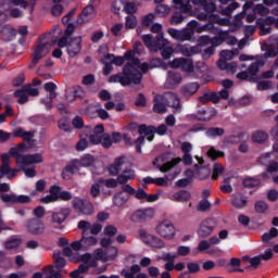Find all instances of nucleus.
Segmentation results:
<instances>
[{"label": "nucleus", "mask_w": 278, "mask_h": 278, "mask_svg": "<svg viewBox=\"0 0 278 278\" xmlns=\"http://www.w3.org/2000/svg\"><path fill=\"white\" fill-rule=\"evenodd\" d=\"M140 59L134 58L130 59L123 67L121 73L111 75L109 77V84H121L123 88H127V86H140L142 84V72L140 68Z\"/></svg>", "instance_id": "f257e3e1"}, {"label": "nucleus", "mask_w": 278, "mask_h": 278, "mask_svg": "<svg viewBox=\"0 0 278 278\" xmlns=\"http://www.w3.org/2000/svg\"><path fill=\"white\" fill-rule=\"evenodd\" d=\"M141 40L152 53L161 51L163 60H170V56L175 53V49L168 46V40L164 38V35H142Z\"/></svg>", "instance_id": "f03ea898"}, {"label": "nucleus", "mask_w": 278, "mask_h": 278, "mask_svg": "<svg viewBox=\"0 0 278 278\" xmlns=\"http://www.w3.org/2000/svg\"><path fill=\"white\" fill-rule=\"evenodd\" d=\"M165 162L163 165L159 164V162ZM184 162L185 166H190L192 165V155L190 153L184 154L182 159L181 157H175L172 159L170 161L166 162V154H162L159 157H155L153 161V166H156V168L160 170V173H170L177 164H181Z\"/></svg>", "instance_id": "7ed1b4c3"}, {"label": "nucleus", "mask_w": 278, "mask_h": 278, "mask_svg": "<svg viewBox=\"0 0 278 278\" xmlns=\"http://www.w3.org/2000/svg\"><path fill=\"white\" fill-rule=\"evenodd\" d=\"M58 244L62 251L55 250L52 257L56 268L60 270L66 266V260L71 257V243L68 242V239L60 238Z\"/></svg>", "instance_id": "20e7f679"}, {"label": "nucleus", "mask_w": 278, "mask_h": 278, "mask_svg": "<svg viewBox=\"0 0 278 278\" xmlns=\"http://www.w3.org/2000/svg\"><path fill=\"white\" fill-rule=\"evenodd\" d=\"M174 8L179 10L172 16V25H179V23H184L186 16L184 14H188L192 12V5H190V0H173Z\"/></svg>", "instance_id": "39448f33"}, {"label": "nucleus", "mask_w": 278, "mask_h": 278, "mask_svg": "<svg viewBox=\"0 0 278 278\" xmlns=\"http://www.w3.org/2000/svg\"><path fill=\"white\" fill-rule=\"evenodd\" d=\"M156 233H159V236L165 240H173V238L177 236L175 225H173V223L168 219L161 222L156 226Z\"/></svg>", "instance_id": "423d86ee"}, {"label": "nucleus", "mask_w": 278, "mask_h": 278, "mask_svg": "<svg viewBox=\"0 0 278 278\" xmlns=\"http://www.w3.org/2000/svg\"><path fill=\"white\" fill-rule=\"evenodd\" d=\"M72 203L74 210L83 216H92V214H94V204L90 202V200L78 199L74 200Z\"/></svg>", "instance_id": "0eeeda50"}, {"label": "nucleus", "mask_w": 278, "mask_h": 278, "mask_svg": "<svg viewBox=\"0 0 278 278\" xmlns=\"http://www.w3.org/2000/svg\"><path fill=\"white\" fill-rule=\"evenodd\" d=\"M16 173H18V169L10 167V154H1L0 179H3V177L13 179V177H16Z\"/></svg>", "instance_id": "6e6552de"}, {"label": "nucleus", "mask_w": 278, "mask_h": 278, "mask_svg": "<svg viewBox=\"0 0 278 278\" xmlns=\"http://www.w3.org/2000/svg\"><path fill=\"white\" fill-rule=\"evenodd\" d=\"M217 223L214 218H206L204 219L198 229V237L202 238H210L214 233V229H216Z\"/></svg>", "instance_id": "1a4fd4ad"}, {"label": "nucleus", "mask_w": 278, "mask_h": 278, "mask_svg": "<svg viewBox=\"0 0 278 278\" xmlns=\"http://www.w3.org/2000/svg\"><path fill=\"white\" fill-rule=\"evenodd\" d=\"M78 229L83 230L81 242L85 245V249L87 247H94V244H97L98 240L96 237H92V236L88 237V232L90 231V222H87V220L78 222Z\"/></svg>", "instance_id": "9d476101"}, {"label": "nucleus", "mask_w": 278, "mask_h": 278, "mask_svg": "<svg viewBox=\"0 0 278 278\" xmlns=\"http://www.w3.org/2000/svg\"><path fill=\"white\" fill-rule=\"evenodd\" d=\"M97 159L92 154H85L79 160H74L71 163V173L75 170V166H81L83 168H90L94 166Z\"/></svg>", "instance_id": "9b49d317"}, {"label": "nucleus", "mask_w": 278, "mask_h": 278, "mask_svg": "<svg viewBox=\"0 0 278 278\" xmlns=\"http://www.w3.org/2000/svg\"><path fill=\"white\" fill-rule=\"evenodd\" d=\"M170 66L172 68H181L184 73H194V62L190 59H174Z\"/></svg>", "instance_id": "f8f14e48"}, {"label": "nucleus", "mask_w": 278, "mask_h": 278, "mask_svg": "<svg viewBox=\"0 0 278 278\" xmlns=\"http://www.w3.org/2000/svg\"><path fill=\"white\" fill-rule=\"evenodd\" d=\"M42 154H28V155H17L16 163L21 166H31V164H42Z\"/></svg>", "instance_id": "ddd939ff"}, {"label": "nucleus", "mask_w": 278, "mask_h": 278, "mask_svg": "<svg viewBox=\"0 0 278 278\" xmlns=\"http://www.w3.org/2000/svg\"><path fill=\"white\" fill-rule=\"evenodd\" d=\"M153 208L137 210L131 214L130 220L132 223H147V220H151V218H153Z\"/></svg>", "instance_id": "4468645a"}, {"label": "nucleus", "mask_w": 278, "mask_h": 278, "mask_svg": "<svg viewBox=\"0 0 278 278\" xmlns=\"http://www.w3.org/2000/svg\"><path fill=\"white\" fill-rule=\"evenodd\" d=\"M26 229L30 236H42L45 233V223L42 220L33 218L27 222Z\"/></svg>", "instance_id": "2eb2a0df"}, {"label": "nucleus", "mask_w": 278, "mask_h": 278, "mask_svg": "<svg viewBox=\"0 0 278 278\" xmlns=\"http://www.w3.org/2000/svg\"><path fill=\"white\" fill-rule=\"evenodd\" d=\"M122 190L123 192H126V194L135 197V199H138V201H143L147 197V191H144V189L139 188L136 190L134 187H131V185H123Z\"/></svg>", "instance_id": "dca6fc26"}, {"label": "nucleus", "mask_w": 278, "mask_h": 278, "mask_svg": "<svg viewBox=\"0 0 278 278\" xmlns=\"http://www.w3.org/2000/svg\"><path fill=\"white\" fill-rule=\"evenodd\" d=\"M159 260L166 262L164 265L165 270H175V260H177V253L164 252Z\"/></svg>", "instance_id": "f3484780"}, {"label": "nucleus", "mask_w": 278, "mask_h": 278, "mask_svg": "<svg viewBox=\"0 0 278 278\" xmlns=\"http://www.w3.org/2000/svg\"><path fill=\"white\" fill-rule=\"evenodd\" d=\"M51 51V45L49 43H41L39 45L33 55V62L34 64H38V60H41V58H45V55H48V53Z\"/></svg>", "instance_id": "a211bd4d"}, {"label": "nucleus", "mask_w": 278, "mask_h": 278, "mask_svg": "<svg viewBox=\"0 0 278 278\" xmlns=\"http://www.w3.org/2000/svg\"><path fill=\"white\" fill-rule=\"evenodd\" d=\"M139 136H146L149 142H153L155 139V126H147L146 124H141L138 126Z\"/></svg>", "instance_id": "6ab92c4d"}, {"label": "nucleus", "mask_w": 278, "mask_h": 278, "mask_svg": "<svg viewBox=\"0 0 278 278\" xmlns=\"http://www.w3.org/2000/svg\"><path fill=\"white\" fill-rule=\"evenodd\" d=\"M3 203H29L30 199L27 195L2 194Z\"/></svg>", "instance_id": "aec40b11"}, {"label": "nucleus", "mask_w": 278, "mask_h": 278, "mask_svg": "<svg viewBox=\"0 0 278 278\" xmlns=\"http://www.w3.org/2000/svg\"><path fill=\"white\" fill-rule=\"evenodd\" d=\"M214 116H216V109H202L197 113L198 121H203L204 123L212 121Z\"/></svg>", "instance_id": "412c9836"}, {"label": "nucleus", "mask_w": 278, "mask_h": 278, "mask_svg": "<svg viewBox=\"0 0 278 278\" xmlns=\"http://www.w3.org/2000/svg\"><path fill=\"white\" fill-rule=\"evenodd\" d=\"M129 193L126 191H119L113 195V203L116 205V207H123L129 201Z\"/></svg>", "instance_id": "4be33fe9"}, {"label": "nucleus", "mask_w": 278, "mask_h": 278, "mask_svg": "<svg viewBox=\"0 0 278 278\" xmlns=\"http://www.w3.org/2000/svg\"><path fill=\"white\" fill-rule=\"evenodd\" d=\"M14 36H16V30L10 26H3L0 29V38L4 42H10V40H14Z\"/></svg>", "instance_id": "5701e85b"}, {"label": "nucleus", "mask_w": 278, "mask_h": 278, "mask_svg": "<svg viewBox=\"0 0 278 278\" xmlns=\"http://www.w3.org/2000/svg\"><path fill=\"white\" fill-rule=\"evenodd\" d=\"M199 88H201V85H199V83H191L181 87L180 92L181 94H184V97H192V94H197Z\"/></svg>", "instance_id": "b1692460"}, {"label": "nucleus", "mask_w": 278, "mask_h": 278, "mask_svg": "<svg viewBox=\"0 0 278 278\" xmlns=\"http://www.w3.org/2000/svg\"><path fill=\"white\" fill-rule=\"evenodd\" d=\"M162 101H164V96L154 97L153 112L155 114H166V104Z\"/></svg>", "instance_id": "393cba45"}, {"label": "nucleus", "mask_w": 278, "mask_h": 278, "mask_svg": "<svg viewBox=\"0 0 278 278\" xmlns=\"http://www.w3.org/2000/svg\"><path fill=\"white\" fill-rule=\"evenodd\" d=\"M60 199V187H51L50 194L41 199V203H55Z\"/></svg>", "instance_id": "a878e982"}, {"label": "nucleus", "mask_w": 278, "mask_h": 278, "mask_svg": "<svg viewBox=\"0 0 278 278\" xmlns=\"http://www.w3.org/2000/svg\"><path fill=\"white\" fill-rule=\"evenodd\" d=\"M179 176V172H172L167 175H165V178H154V186H168L167 181H173L174 179H177Z\"/></svg>", "instance_id": "bb28decb"}, {"label": "nucleus", "mask_w": 278, "mask_h": 278, "mask_svg": "<svg viewBox=\"0 0 278 278\" xmlns=\"http://www.w3.org/2000/svg\"><path fill=\"white\" fill-rule=\"evenodd\" d=\"M227 38H229V31H219L218 36L211 38V47H213V49L214 47H220Z\"/></svg>", "instance_id": "cd10ccee"}, {"label": "nucleus", "mask_w": 278, "mask_h": 278, "mask_svg": "<svg viewBox=\"0 0 278 278\" xmlns=\"http://www.w3.org/2000/svg\"><path fill=\"white\" fill-rule=\"evenodd\" d=\"M142 269L140 268V265L138 264H134L131 267H130V270H126V269H123L121 275L122 277L124 278H136V275H139V273L141 271Z\"/></svg>", "instance_id": "c85d7f7f"}, {"label": "nucleus", "mask_w": 278, "mask_h": 278, "mask_svg": "<svg viewBox=\"0 0 278 278\" xmlns=\"http://www.w3.org/2000/svg\"><path fill=\"white\" fill-rule=\"evenodd\" d=\"M194 168H195V178L197 179H200L201 181H203V179H207V177H210V168L199 166V164H195Z\"/></svg>", "instance_id": "c756f323"}, {"label": "nucleus", "mask_w": 278, "mask_h": 278, "mask_svg": "<svg viewBox=\"0 0 278 278\" xmlns=\"http://www.w3.org/2000/svg\"><path fill=\"white\" fill-rule=\"evenodd\" d=\"M253 142H257L258 144H264L266 140H268V132L264 130H256L252 134Z\"/></svg>", "instance_id": "7c9ffc66"}, {"label": "nucleus", "mask_w": 278, "mask_h": 278, "mask_svg": "<svg viewBox=\"0 0 278 278\" xmlns=\"http://www.w3.org/2000/svg\"><path fill=\"white\" fill-rule=\"evenodd\" d=\"M188 27L190 29H193L198 34H203V31H207V29H210V25L204 24V25L201 26V24H199V22L195 21V20L190 21L188 23Z\"/></svg>", "instance_id": "2f4dec72"}, {"label": "nucleus", "mask_w": 278, "mask_h": 278, "mask_svg": "<svg viewBox=\"0 0 278 278\" xmlns=\"http://www.w3.org/2000/svg\"><path fill=\"white\" fill-rule=\"evenodd\" d=\"M71 53L73 55H77L81 51V37H72L71 38Z\"/></svg>", "instance_id": "473e14b6"}, {"label": "nucleus", "mask_w": 278, "mask_h": 278, "mask_svg": "<svg viewBox=\"0 0 278 278\" xmlns=\"http://www.w3.org/2000/svg\"><path fill=\"white\" fill-rule=\"evenodd\" d=\"M243 260L249 262L250 265H248L245 268L247 270L253 268V270L257 269L260 267V264H262V258L258 256H254V257H249V256H243Z\"/></svg>", "instance_id": "72a5a7b5"}, {"label": "nucleus", "mask_w": 278, "mask_h": 278, "mask_svg": "<svg viewBox=\"0 0 278 278\" xmlns=\"http://www.w3.org/2000/svg\"><path fill=\"white\" fill-rule=\"evenodd\" d=\"M181 74L173 71L168 72L167 84H169V86H177V84H181Z\"/></svg>", "instance_id": "f704fd0d"}, {"label": "nucleus", "mask_w": 278, "mask_h": 278, "mask_svg": "<svg viewBox=\"0 0 278 278\" xmlns=\"http://www.w3.org/2000/svg\"><path fill=\"white\" fill-rule=\"evenodd\" d=\"M191 197L192 195L190 194V191H188V190H180V191L174 193V199L178 203H185V201H190Z\"/></svg>", "instance_id": "c9c22d12"}, {"label": "nucleus", "mask_w": 278, "mask_h": 278, "mask_svg": "<svg viewBox=\"0 0 278 278\" xmlns=\"http://www.w3.org/2000/svg\"><path fill=\"white\" fill-rule=\"evenodd\" d=\"M149 245H151L153 249H164L166 247V243L164 240H162L160 237L152 236L150 237L149 241H146Z\"/></svg>", "instance_id": "e433bc0d"}, {"label": "nucleus", "mask_w": 278, "mask_h": 278, "mask_svg": "<svg viewBox=\"0 0 278 278\" xmlns=\"http://www.w3.org/2000/svg\"><path fill=\"white\" fill-rule=\"evenodd\" d=\"M244 188H258L262 186V180L260 178L247 177L242 180Z\"/></svg>", "instance_id": "4c0bfd02"}, {"label": "nucleus", "mask_w": 278, "mask_h": 278, "mask_svg": "<svg viewBox=\"0 0 278 278\" xmlns=\"http://www.w3.org/2000/svg\"><path fill=\"white\" fill-rule=\"evenodd\" d=\"M43 278H62V274L50 265L43 268Z\"/></svg>", "instance_id": "58836bf2"}, {"label": "nucleus", "mask_w": 278, "mask_h": 278, "mask_svg": "<svg viewBox=\"0 0 278 278\" xmlns=\"http://www.w3.org/2000/svg\"><path fill=\"white\" fill-rule=\"evenodd\" d=\"M207 138H218L225 135V128L211 127L206 130Z\"/></svg>", "instance_id": "ea45409f"}, {"label": "nucleus", "mask_w": 278, "mask_h": 278, "mask_svg": "<svg viewBox=\"0 0 278 278\" xmlns=\"http://www.w3.org/2000/svg\"><path fill=\"white\" fill-rule=\"evenodd\" d=\"M43 88H45L46 92H49L50 101H53V99H55L58 97V93L55 92L58 86H55V84L47 83V84H45Z\"/></svg>", "instance_id": "a19ab883"}, {"label": "nucleus", "mask_w": 278, "mask_h": 278, "mask_svg": "<svg viewBox=\"0 0 278 278\" xmlns=\"http://www.w3.org/2000/svg\"><path fill=\"white\" fill-rule=\"evenodd\" d=\"M106 60L111 62V64H115V66H123L125 64V56H115L112 53H108Z\"/></svg>", "instance_id": "79ce46f5"}, {"label": "nucleus", "mask_w": 278, "mask_h": 278, "mask_svg": "<svg viewBox=\"0 0 278 278\" xmlns=\"http://www.w3.org/2000/svg\"><path fill=\"white\" fill-rule=\"evenodd\" d=\"M101 64H104L103 67V75L108 77V75L112 74V71H114V66L112 65V62H110V59H106V54L103 59H101Z\"/></svg>", "instance_id": "37998d69"}, {"label": "nucleus", "mask_w": 278, "mask_h": 278, "mask_svg": "<svg viewBox=\"0 0 278 278\" xmlns=\"http://www.w3.org/2000/svg\"><path fill=\"white\" fill-rule=\"evenodd\" d=\"M105 180L103 178H100L96 184L91 186L90 194L93 199H97L99 194H101V184H103Z\"/></svg>", "instance_id": "c03bdc74"}, {"label": "nucleus", "mask_w": 278, "mask_h": 278, "mask_svg": "<svg viewBox=\"0 0 278 278\" xmlns=\"http://www.w3.org/2000/svg\"><path fill=\"white\" fill-rule=\"evenodd\" d=\"M254 210L256 214H266L268 212V203L265 201L258 200L254 204Z\"/></svg>", "instance_id": "a18cd8bd"}, {"label": "nucleus", "mask_w": 278, "mask_h": 278, "mask_svg": "<svg viewBox=\"0 0 278 278\" xmlns=\"http://www.w3.org/2000/svg\"><path fill=\"white\" fill-rule=\"evenodd\" d=\"M248 203H249V200L244 195L236 197L232 200L233 207H237L238 210H242Z\"/></svg>", "instance_id": "49530a36"}, {"label": "nucleus", "mask_w": 278, "mask_h": 278, "mask_svg": "<svg viewBox=\"0 0 278 278\" xmlns=\"http://www.w3.org/2000/svg\"><path fill=\"white\" fill-rule=\"evenodd\" d=\"M21 242L20 238L10 239L4 243V248L8 251H14V249H18V247H21Z\"/></svg>", "instance_id": "de8ad7c7"}, {"label": "nucleus", "mask_w": 278, "mask_h": 278, "mask_svg": "<svg viewBox=\"0 0 278 278\" xmlns=\"http://www.w3.org/2000/svg\"><path fill=\"white\" fill-rule=\"evenodd\" d=\"M217 66L220 71H233L236 68V65H233V63H227L225 59H219L217 61Z\"/></svg>", "instance_id": "09e8293b"}, {"label": "nucleus", "mask_w": 278, "mask_h": 278, "mask_svg": "<svg viewBox=\"0 0 278 278\" xmlns=\"http://www.w3.org/2000/svg\"><path fill=\"white\" fill-rule=\"evenodd\" d=\"M278 236V229L273 227L269 229V232H265L262 236V241L263 242H270V240H273V238H277Z\"/></svg>", "instance_id": "8fccbe9b"}, {"label": "nucleus", "mask_w": 278, "mask_h": 278, "mask_svg": "<svg viewBox=\"0 0 278 278\" xmlns=\"http://www.w3.org/2000/svg\"><path fill=\"white\" fill-rule=\"evenodd\" d=\"M276 18L274 16H267L266 18L260 17L256 20L257 27H264V25H275Z\"/></svg>", "instance_id": "3c124183"}, {"label": "nucleus", "mask_w": 278, "mask_h": 278, "mask_svg": "<svg viewBox=\"0 0 278 278\" xmlns=\"http://www.w3.org/2000/svg\"><path fill=\"white\" fill-rule=\"evenodd\" d=\"M138 25V18L135 15L126 16L125 27L126 29H136Z\"/></svg>", "instance_id": "603ef678"}, {"label": "nucleus", "mask_w": 278, "mask_h": 278, "mask_svg": "<svg viewBox=\"0 0 278 278\" xmlns=\"http://www.w3.org/2000/svg\"><path fill=\"white\" fill-rule=\"evenodd\" d=\"M169 101H173L169 106L174 108V110H179L181 108V100L177 96V93H169Z\"/></svg>", "instance_id": "864d4df0"}, {"label": "nucleus", "mask_w": 278, "mask_h": 278, "mask_svg": "<svg viewBox=\"0 0 278 278\" xmlns=\"http://www.w3.org/2000/svg\"><path fill=\"white\" fill-rule=\"evenodd\" d=\"M207 155L211 160L216 161L218 157H225V152L216 150V148L212 147L207 151Z\"/></svg>", "instance_id": "5fc2aeb1"}, {"label": "nucleus", "mask_w": 278, "mask_h": 278, "mask_svg": "<svg viewBox=\"0 0 278 278\" xmlns=\"http://www.w3.org/2000/svg\"><path fill=\"white\" fill-rule=\"evenodd\" d=\"M238 8H240V3L232 2L226 9H223L220 14H223V16H231V12H233V10H238Z\"/></svg>", "instance_id": "6e6d98bb"}, {"label": "nucleus", "mask_w": 278, "mask_h": 278, "mask_svg": "<svg viewBox=\"0 0 278 278\" xmlns=\"http://www.w3.org/2000/svg\"><path fill=\"white\" fill-rule=\"evenodd\" d=\"M231 178H225L224 179V185H222L219 187V190H222V192H225L226 194H230V192H233V187H231Z\"/></svg>", "instance_id": "4d7b16f0"}, {"label": "nucleus", "mask_w": 278, "mask_h": 278, "mask_svg": "<svg viewBox=\"0 0 278 278\" xmlns=\"http://www.w3.org/2000/svg\"><path fill=\"white\" fill-rule=\"evenodd\" d=\"M211 244L208 240H201L198 244L195 253H207V250L211 249Z\"/></svg>", "instance_id": "13d9d810"}, {"label": "nucleus", "mask_w": 278, "mask_h": 278, "mask_svg": "<svg viewBox=\"0 0 278 278\" xmlns=\"http://www.w3.org/2000/svg\"><path fill=\"white\" fill-rule=\"evenodd\" d=\"M15 97H17V103H27V91L25 87L22 90H17L14 92Z\"/></svg>", "instance_id": "bf43d9fd"}, {"label": "nucleus", "mask_w": 278, "mask_h": 278, "mask_svg": "<svg viewBox=\"0 0 278 278\" xmlns=\"http://www.w3.org/2000/svg\"><path fill=\"white\" fill-rule=\"evenodd\" d=\"M223 173H225V167H223V165L218 163H215L213 167L212 179L215 181L216 179H218L219 175H223Z\"/></svg>", "instance_id": "052dcab7"}, {"label": "nucleus", "mask_w": 278, "mask_h": 278, "mask_svg": "<svg viewBox=\"0 0 278 278\" xmlns=\"http://www.w3.org/2000/svg\"><path fill=\"white\" fill-rule=\"evenodd\" d=\"M211 23H217V25H227L229 20L220 17L218 14H211L210 15Z\"/></svg>", "instance_id": "680f3d73"}, {"label": "nucleus", "mask_w": 278, "mask_h": 278, "mask_svg": "<svg viewBox=\"0 0 278 278\" xmlns=\"http://www.w3.org/2000/svg\"><path fill=\"white\" fill-rule=\"evenodd\" d=\"M202 8L206 12V14L212 15V14H214V11L216 10V3L205 0V1H203Z\"/></svg>", "instance_id": "e2e57ef3"}, {"label": "nucleus", "mask_w": 278, "mask_h": 278, "mask_svg": "<svg viewBox=\"0 0 278 278\" xmlns=\"http://www.w3.org/2000/svg\"><path fill=\"white\" fill-rule=\"evenodd\" d=\"M100 144H102L104 149H110V147L113 144L112 136H110V134H103Z\"/></svg>", "instance_id": "0e129e2a"}, {"label": "nucleus", "mask_w": 278, "mask_h": 278, "mask_svg": "<svg viewBox=\"0 0 278 278\" xmlns=\"http://www.w3.org/2000/svg\"><path fill=\"white\" fill-rule=\"evenodd\" d=\"M124 10H125L126 14H130V16H134V14H136V12H138V8L136 7V3H134V2H126L124 4Z\"/></svg>", "instance_id": "69168bd1"}, {"label": "nucleus", "mask_w": 278, "mask_h": 278, "mask_svg": "<svg viewBox=\"0 0 278 278\" xmlns=\"http://www.w3.org/2000/svg\"><path fill=\"white\" fill-rule=\"evenodd\" d=\"M260 64H262V63L254 62L247 68V72L249 73V75H251V77H255V75H257V73H260Z\"/></svg>", "instance_id": "338daca9"}, {"label": "nucleus", "mask_w": 278, "mask_h": 278, "mask_svg": "<svg viewBox=\"0 0 278 278\" xmlns=\"http://www.w3.org/2000/svg\"><path fill=\"white\" fill-rule=\"evenodd\" d=\"M212 204L207 200H201L197 206L198 212H207Z\"/></svg>", "instance_id": "774afa93"}]
</instances>
